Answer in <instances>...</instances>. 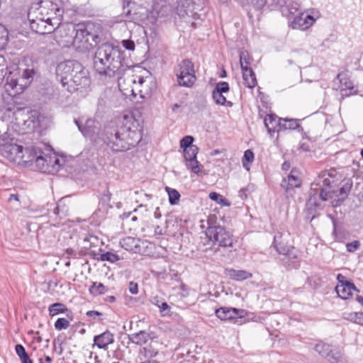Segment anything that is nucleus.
I'll return each instance as SVG.
<instances>
[{"label": "nucleus", "instance_id": "13d9d810", "mask_svg": "<svg viewBox=\"0 0 363 363\" xmlns=\"http://www.w3.org/2000/svg\"><path fill=\"white\" fill-rule=\"evenodd\" d=\"M21 363H33V360L29 357L28 354H26L24 357L20 358Z\"/></svg>", "mask_w": 363, "mask_h": 363}, {"label": "nucleus", "instance_id": "a211bd4d", "mask_svg": "<svg viewBox=\"0 0 363 363\" xmlns=\"http://www.w3.org/2000/svg\"><path fill=\"white\" fill-rule=\"evenodd\" d=\"M128 337V342L133 343L136 345H144L147 344L149 340H152L157 338V335L154 331L150 330H140L137 333L129 334Z\"/></svg>", "mask_w": 363, "mask_h": 363}, {"label": "nucleus", "instance_id": "423d86ee", "mask_svg": "<svg viewBox=\"0 0 363 363\" xmlns=\"http://www.w3.org/2000/svg\"><path fill=\"white\" fill-rule=\"evenodd\" d=\"M206 234L210 240L220 247H227L233 246V235L225 227L220 225H210Z\"/></svg>", "mask_w": 363, "mask_h": 363}, {"label": "nucleus", "instance_id": "09e8293b", "mask_svg": "<svg viewBox=\"0 0 363 363\" xmlns=\"http://www.w3.org/2000/svg\"><path fill=\"white\" fill-rule=\"evenodd\" d=\"M360 246V242L359 240H354L351 242H348L346 245L347 250L349 252H355Z\"/></svg>", "mask_w": 363, "mask_h": 363}, {"label": "nucleus", "instance_id": "39448f33", "mask_svg": "<svg viewBox=\"0 0 363 363\" xmlns=\"http://www.w3.org/2000/svg\"><path fill=\"white\" fill-rule=\"evenodd\" d=\"M178 84L181 86L191 87L196 80L194 65L189 59L182 60L174 67Z\"/></svg>", "mask_w": 363, "mask_h": 363}, {"label": "nucleus", "instance_id": "4468645a", "mask_svg": "<svg viewBox=\"0 0 363 363\" xmlns=\"http://www.w3.org/2000/svg\"><path fill=\"white\" fill-rule=\"evenodd\" d=\"M111 196L112 194L109 191L108 187H106L103 192L100 193L99 196L98 208L92 215L94 218H96L98 219L105 218L108 210L113 208L110 203Z\"/></svg>", "mask_w": 363, "mask_h": 363}, {"label": "nucleus", "instance_id": "c85d7f7f", "mask_svg": "<svg viewBox=\"0 0 363 363\" xmlns=\"http://www.w3.org/2000/svg\"><path fill=\"white\" fill-rule=\"evenodd\" d=\"M158 350L155 348L152 343L141 347L139 350V355L144 359H152L158 354Z\"/></svg>", "mask_w": 363, "mask_h": 363}, {"label": "nucleus", "instance_id": "9b49d317", "mask_svg": "<svg viewBox=\"0 0 363 363\" xmlns=\"http://www.w3.org/2000/svg\"><path fill=\"white\" fill-rule=\"evenodd\" d=\"M0 140V150L4 157L18 162L23 146L11 143L13 138L10 135L4 136Z\"/></svg>", "mask_w": 363, "mask_h": 363}, {"label": "nucleus", "instance_id": "69168bd1", "mask_svg": "<svg viewBox=\"0 0 363 363\" xmlns=\"http://www.w3.org/2000/svg\"><path fill=\"white\" fill-rule=\"evenodd\" d=\"M281 168H282V169H283V170H284V171H287V170H289V168H290V162H288V161H285V162L282 164V165H281Z\"/></svg>", "mask_w": 363, "mask_h": 363}, {"label": "nucleus", "instance_id": "58836bf2", "mask_svg": "<svg viewBox=\"0 0 363 363\" xmlns=\"http://www.w3.org/2000/svg\"><path fill=\"white\" fill-rule=\"evenodd\" d=\"M43 155L44 153L40 149V152L38 153L36 158L34 160L36 167L40 171H45V167L46 165H48L47 159L43 156Z\"/></svg>", "mask_w": 363, "mask_h": 363}, {"label": "nucleus", "instance_id": "393cba45", "mask_svg": "<svg viewBox=\"0 0 363 363\" xmlns=\"http://www.w3.org/2000/svg\"><path fill=\"white\" fill-rule=\"evenodd\" d=\"M225 274L231 279L241 281L252 277V274L246 270H236L233 268L225 269Z\"/></svg>", "mask_w": 363, "mask_h": 363}, {"label": "nucleus", "instance_id": "6ab92c4d", "mask_svg": "<svg viewBox=\"0 0 363 363\" xmlns=\"http://www.w3.org/2000/svg\"><path fill=\"white\" fill-rule=\"evenodd\" d=\"M315 21V19L310 14L305 12L300 13L295 16L291 22V27L294 29L306 30L311 26Z\"/></svg>", "mask_w": 363, "mask_h": 363}, {"label": "nucleus", "instance_id": "dca6fc26", "mask_svg": "<svg viewBox=\"0 0 363 363\" xmlns=\"http://www.w3.org/2000/svg\"><path fill=\"white\" fill-rule=\"evenodd\" d=\"M301 185L300 172L296 168H293L287 177L284 178L281 183V188L290 196H292L294 189L300 187Z\"/></svg>", "mask_w": 363, "mask_h": 363}, {"label": "nucleus", "instance_id": "0e129e2a", "mask_svg": "<svg viewBox=\"0 0 363 363\" xmlns=\"http://www.w3.org/2000/svg\"><path fill=\"white\" fill-rule=\"evenodd\" d=\"M52 9L55 10V14L56 16H62V14L63 13V10L61 8L55 6V7L53 8Z\"/></svg>", "mask_w": 363, "mask_h": 363}, {"label": "nucleus", "instance_id": "412c9836", "mask_svg": "<svg viewBox=\"0 0 363 363\" xmlns=\"http://www.w3.org/2000/svg\"><path fill=\"white\" fill-rule=\"evenodd\" d=\"M40 152V148L35 146L23 147L22 153L20 154L18 163H23L26 165L33 164L35 158H36V155L38 153Z\"/></svg>", "mask_w": 363, "mask_h": 363}, {"label": "nucleus", "instance_id": "49530a36", "mask_svg": "<svg viewBox=\"0 0 363 363\" xmlns=\"http://www.w3.org/2000/svg\"><path fill=\"white\" fill-rule=\"evenodd\" d=\"M350 319L352 320H353L355 323L363 325V313L362 312H356L354 313H350Z\"/></svg>", "mask_w": 363, "mask_h": 363}, {"label": "nucleus", "instance_id": "72a5a7b5", "mask_svg": "<svg viewBox=\"0 0 363 363\" xmlns=\"http://www.w3.org/2000/svg\"><path fill=\"white\" fill-rule=\"evenodd\" d=\"M335 291L338 296L342 299H347L352 296V292H350L347 284H337L335 287Z\"/></svg>", "mask_w": 363, "mask_h": 363}, {"label": "nucleus", "instance_id": "052dcab7", "mask_svg": "<svg viewBox=\"0 0 363 363\" xmlns=\"http://www.w3.org/2000/svg\"><path fill=\"white\" fill-rule=\"evenodd\" d=\"M347 284L348 285V288L350 289V292H352L353 290L356 291L357 292L359 291V289H357V288L355 286V285L352 282H351V281L347 282Z\"/></svg>", "mask_w": 363, "mask_h": 363}, {"label": "nucleus", "instance_id": "79ce46f5", "mask_svg": "<svg viewBox=\"0 0 363 363\" xmlns=\"http://www.w3.org/2000/svg\"><path fill=\"white\" fill-rule=\"evenodd\" d=\"M183 152L185 162L189 160L197 159L199 147H191L189 149L184 150Z\"/></svg>", "mask_w": 363, "mask_h": 363}, {"label": "nucleus", "instance_id": "20e7f679", "mask_svg": "<svg viewBox=\"0 0 363 363\" xmlns=\"http://www.w3.org/2000/svg\"><path fill=\"white\" fill-rule=\"evenodd\" d=\"M67 38L65 43H73L82 47L83 49L89 50L94 46H96L102 38L101 30L99 27H96L93 23L88 22L86 24H78L74 37L65 35Z\"/></svg>", "mask_w": 363, "mask_h": 363}, {"label": "nucleus", "instance_id": "4d7b16f0", "mask_svg": "<svg viewBox=\"0 0 363 363\" xmlns=\"http://www.w3.org/2000/svg\"><path fill=\"white\" fill-rule=\"evenodd\" d=\"M247 189H241L240 191H239V196L242 199V200H245L247 198Z\"/></svg>", "mask_w": 363, "mask_h": 363}, {"label": "nucleus", "instance_id": "2eb2a0df", "mask_svg": "<svg viewBox=\"0 0 363 363\" xmlns=\"http://www.w3.org/2000/svg\"><path fill=\"white\" fill-rule=\"evenodd\" d=\"M230 90V86L226 82H220L216 84L212 92V97L216 104L232 107L233 102L228 101L223 94L228 93Z\"/></svg>", "mask_w": 363, "mask_h": 363}, {"label": "nucleus", "instance_id": "a18cd8bd", "mask_svg": "<svg viewBox=\"0 0 363 363\" xmlns=\"http://www.w3.org/2000/svg\"><path fill=\"white\" fill-rule=\"evenodd\" d=\"M69 326V320L64 318H59L55 323V328L57 330H65Z\"/></svg>", "mask_w": 363, "mask_h": 363}, {"label": "nucleus", "instance_id": "f8f14e48", "mask_svg": "<svg viewBox=\"0 0 363 363\" xmlns=\"http://www.w3.org/2000/svg\"><path fill=\"white\" fill-rule=\"evenodd\" d=\"M30 27L31 30L36 33L41 35L51 33L53 31L55 32V37L58 35L62 36V33L67 35V30L62 28L54 27V25H48V21H45L43 18L30 19Z\"/></svg>", "mask_w": 363, "mask_h": 363}, {"label": "nucleus", "instance_id": "a19ab883", "mask_svg": "<svg viewBox=\"0 0 363 363\" xmlns=\"http://www.w3.org/2000/svg\"><path fill=\"white\" fill-rule=\"evenodd\" d=\"M91 294L96 296L104 294L106 291V286L101 283L94 282L89 289Z\"/></svg>", "mask_w": 363, "mask_h": 363}, {"label": "nucleus", "instance_id": "0eeeda50", "mask_svg": "<svg viewBox=\"0 0 363 363\" xmlns=\"http://www.w3.org/2000/svg\"><path fill=\"white\" fill-rule=\"evenodd\" d=\"M82 70V64L76 60H65L59 63L56 67V79L63 87L69 84V79L72 77L75 72Z\"/></svg>", "mask_w": 363, "mask_h": 363}, {"label": "nucleus", "instance_id": "7ed1b4c3", "mask_svg": "<svg viewBox=\"0 0 363 363\" xmlns=\"http://www.w3.org/2000/svg\"><path fill=\"white\" fill-rule=\"evenodd\" d=\"M333 184L334 181H331L330 174L323 172L311 183V191L313 193V196L318 194L320 199L324 201L337 196L338 199L335 201V203L333 206H340L347 198L353 183L350 179L343 180L337 194Z\"/></svg>", "mask_w": 363, "mask_h": 363}, {"label": "nucleus", "instance_id": "473e14b6", "mask_svg": "<svg viewBox=\"0 0 363 363\" xmlns=\"http://www.w3.org/2000/svg\"><path fill=\"white\" fill-rule=\"evenodd\" d=\"M337 79L339 80L342 88L341 89H354L353 82L347 77V73L341 72L339 73L337 77Z\"/></svg>", "mask_w": 363, "mask_h": 363}, {"label": "nucleus", "instance_id": "4be33fe9", "mask_svg": "<svg viewBox=\"0 0 363 363\" xmlns=\"http://www.w3.org/2000/svg\"><path fill=\"white\" fill-rule=\"evenodd\" d=\"M281 121L282 118H278L275 114H267L264 120L267 132L272 135L274 132L281 131Z\"/></svg>", "mask_w": 363, "mask_h": 363}, {"label": "nucleus", "instance_id": "2f4dec72", "mask_svg": "<svg viewBox=\"0 0 363 363\" xmlns=\"http://www.w3.org/2000/svg\"><path fill=\"white\" fill-rule=\"evenodd\" d=\"M48 310L51 316L69 311L68 308L62 303H55L51 304L49 306Z\"/></svg>", "mask_w": 363, "mask_h": 363}, {"label": "nucleus", "instance_id": "c756f323", "mask_svg": "<svg viewBox=\"0 0 363 363\" xmlns=\"http://www.w3.org/2000/svg\"><path fill=\"white\" fill-rule=\"evenodd\" d=\"M296 129H297L298 131H303V128L299 125L298 120L292 118H282L281 130Z\"/></svg>", "mask_w": 363, "mask_h": 363}, {"label": "nucleus", "instance_id": "4c0bfd02", "mask_svg": "<svg viewBox=\"0 0 363 363\" xmlns=\"http://www.w3.org/2000/svg\"><path fill=\"white\" fill-rule=\"evenodd\" d=\"M96 259L102 262L107 261L111 263H114L118 261L120 259V257L117 254H115L111 252H106L100 254L99 257H97Z\"/></svg>", "mask_w": 363, "mask_h": 363}, {"label": "nucleus", "instance_id": "f3484780", "mask_svg": "<svg viewBox=\"0 0 363 363\" xmlns=\"http://www.w3.org/2000/svg\"><path fill=\"white\" fill-rule=\"evenodd\" d=\"M215 314L221 320H231L244 317L246 315V311L244 309L232 307H220L215 311Z\"/></svg>", "mask_w": 363, "mask_h": 363}, {"label": "nucleus", "instance_id": "864d4df0", "mask_svg": "<svg viewBox=\"0 0 363 363\" xmlns=\"http://www.w3.org/2000/svg\"><path fill=\"white\" fill-rule=\"evenodd\" d=\"M341 96L342 98L349 97L353 94H356L357 93V89H340Z\"/></svg>", "mask_w": 363, "mask_h": 363}, {"label": "nucleus", "instance_id": "5fc2aeb1", "mask_svg": "<svg viewBox=\"0 0 363 363\" xmlns=\"http://www.w3.org/2000/svg\"><path fill=\"white\" fill-rule=\"evenodd\" d=\"M129 291L132 294H137L138 292V285L137 283L134 281H130L129 283V287H128Z\"/></svg>", "mask_w": 363, "mask_h": 363}, {"label": "nucleus", "instance_id": "9d476101", "mask_svg": "<svg viewBox=\"0 0 363 363\" xmlns=\"http://www.w3.org/2000/svg\"><path fill=\"white\" fill-rule=\"evenodd\" d=\"M251 58L248 52L242 51L240 54V63L242 72L244 84L252 89L257 84L256 75L252 69L250 67Z\"/></svg>", "mask_w": 363, "mask_h": 363}, {"label": "nucleus", "instance_id": "f257e3e1", "mask_svg": "<svg viewBox=\"0 0 363 363\" xmlns=\"http://www.w3.org/2000/svg\"><path fill=\"white\" fill-rule=\"evenodd\" d=\"M101 138L113 152H119L135 147L141 140L142 134L136 127L133 129L130 123L114 120L104 125Z\"/></svg>", "mask_w": 363, "mask_h": 363}, {"label": "nucleus", "instance_id": "680f3d73", "mask_svg": "<svg viewBox=\"0 0 363 363\" xmlns=\"http://www.w3.org/2000/svg\"><path fill=\"white\" fill-rule=\"evenodd\" d=\"M151 302L152 304L156 305L159 307L162 301H160L158 296H154L152 298Z\"/></svg>", "mask_w": 363, "mask_h": 363}, {"label": "nucleus", "instance_id": "aec40b11", "mask_svg": "<svg viewBox=\"0 0 363 363\" xmlns=\"http://www.w3.org/2000/svg\"><path fill=\"white\" fill-rule=\"evenodd\" d=\"M113 342L114 335L108 330L94 337V346L96 345L99 349L106 350L109 345Z\"/></svg>", "mask_w": 363, "mask_h": 363}, {"label": "nucleus", "instance_id": "774afa93", "mask_svg": "<svg viewBox=\"0 0 363 363\" xmlns=\"http://www.w3.org/2000/svg\"><path fill=\"white\" fill-rule=\"evenodd\" d=\"M140 363H160L158 361L152 359H147V360L141 362Z\"/></svg>", "mask_w": 363, "mask_h": 363}, {"label": "nucleus", "instance_id": "a878e982", "mask_svg": "<svg viewBox=\"0 0 363 363\" xmlns=\"http://www.w3.org/2000/svg\"><path fill=\"white\" fill-rule=\"evenodd\" d=\"M300 4L298 0H286L284 5L281 6L282 14L286 16L294 15L298 11Z\"/></svg>", "mask_w": 363, "mask_h": 363}, {"label": "nucleus", "instance_id": "c9c22d12", "mask_svg": "<svg viewBox=\"0 0 363 363\" xmlns=\"http://www.w3.org/2000/svg\"><path fill=\"white\" fill-rule=\"evenodd\" d=\"M123 13L127 18L126 20L128 21L137 23L142 20V17L140 13L136 11L133 12L132 10L129 9L126 10L125 6H123Z\"/></svg>", "mask_w": 363, "mask_h": 363}, {"label": "nucleus", "instance_id": "bf43d9fd", "mask_svg": "<svg viewBox=\"0 0 363 363\" xmlns=\"http://www.w3.org/2000/svg\"><path fill=\"white\" fill-rule=\"evenodd\" d=\"M52 358L49 356H45V359L40 358L39 363H51Z\"/></svg>", "mask_w": 363, "mask_h": 363}, {"label": "nucleus", "instance_id": "7c9ffc66", "mask_svg": "<svg viewBox=\"0 0 363 363\" xmlns=\"http://www.w3.org/2000/svg\"><path fill=\"white\" fill-rule=\"evenodd\" d=\"M69 208L64 203L63 199H60L53 210V214L60 219L65 218L68 215Z\"/></svg>", "mask_w": 363, "mask_h": 363}, {"label": "nucleus", "instance_id": "603ef678", "mask_svg": "<svg viewBox=\"0 0 363 363\" xmlns=\"http://www.w3.org/2000/svg\"><path fill=\"white\" fill-rule=\"evenodd\" d=\"M15 351L18 354L19 359L28 354L27 352L26 351L25 347L21 344H17L15 346Z\"/></svg>", "mask_w": 363, "mask_h": 363}, {"label": "nucleus", "instance_id": "6e6552de", "mask_svg": "<svg viewBox=\"0 0 363 363\" xmlns=\"http://www.w3.org/2000/svg\"><path fill=\"white\" fill-rule=\"evenodd\" d=\"M290 233L286 232H277L274 237V246L279 254L283 255L289 259L297 258L295 247L289 244Z\"/></svg>", "mask_w": 363, "mask_h": 363}, {"label": "nucleus", "instance_id": "bb28decb", "mask_svg": "<svg viewBox=\"0 0 363 363\" xmlns=\"http://www.w3.org/2000/svg\"><path fill=\"white\" fill-rule=\"evenodd\" d=\"M22 83L21 80L19 78H14L13 76V73L9 71L8 74L5 79V86H7V89H11V90L16 89V92H21L19 89L21 88V84Z\"/></svg>", "mask_w": 363, "mask_h": 363}, {"label": "nucleus", "instance_id": "f03ea898", "mask_svg": "<svg viewBox=\"0 0 363 363\" xmlns=\"http://www.w3.org/2000/svg\"><path fill=\"white\" fill-rule=\"evenodd\" d=\"M123 51L110 43L99 45L93 57V67L101 76L120 78L128 68L125 64Z\"/></svg>", "mask_w": 363, "mask_h": 363}, {"label": "nucleus", "instance_id": "5701e85b", "mask_svg": "<svg viewBox=\"0 0 363 363\" xmlns=\"http://www.w3.org/2000/svg\"><path fill=\"white\" fill-rule=\"evenodd\" d=\"M74 123L77 125L79 130L86 138H92L96 130L95 125L96 121L92 119H87L84 124L81 123L79 120L74 119Z\"/></svg>", "mask_w": 363, "mask_h": 363}, {"label": "nucleus", "instance_id": "338daca9", "mask_svg": "<svg viewBox=\"0 0 363 363\" xmlns=\"http://www.w3.org/2000/svg\"><path fill=\"white\" fill-rule=\"evenodd\" d=\"M154 216H155V218L157 219H159L162 217V214H161L159 207L156 208L155 211L154 213Z\"/></svg>", "mask_w": 363, "mask_h": 363}, {"label": "nucleus", "instance_id": "1a4fd4ad", "mask_svg": "<svg viewBox=\"0 0 363 363\" xmlns=\"http://www.w3.org/2000/svg\"><path fill=\"white\" fill-rule=\"evenodd\" d=\"M121 246L127 251L142 255L151 252L152 243L146 240H140L133 237H125L121 240Z\"/></svg>", "mask_w": 363, "mask_h": 363}, {"label": "nucleus", "instance_id": "6e6d98bb", "mask_svg": "<svg viewBox=\"0 0 363 363\" xmlns=\"http://www.w3.org/2000/svg\"><path fill=\"white\" fill-rule=\"evenodd\" d=\"M337 280L338 281L339 284H347V282L350 281L346 280L345 277L343 276L342 274H338L337 275Z\"/></svg>", "mask_w": 363, "mask_h": 363}, {"label": "nucleus", "instance_id": "f704fd0d", "mask_svg": "<svg viewBox=\"0 0 363 363\" xmlns=\"http://www.w3.org/2000/svg\"><path fill=\"white\" fill-rule=\"evenodd\" d=\"M210 199L213 201H216L217 203L223 206H230V202L225 198H224L220 194L213 191L211 192L208 195Z\"/></svg>", "mask_w": 363, "mask_h": 363}, {"label": "nucleus", "instance_id": "3c124183", "mask_svg": "<svg viewBox=\"0 0 363 363\" xmlns=\"http://www.w3.org/2000/svg\"><path fill=\"white\" fill-rule=\"evenodd\" d=\"M159 308L160 312L163 313L164 315H169L171 312L170 306L165 301H162L160 305L159 306Z\"/></svg>", "mask_w": 363, "mask_h": 363}, {"label": "nucleus", "instance_id": "e433bc0d", "mask_svg": "<svg viewBox=\"0 0 363 363\" xmlns=\"http://www.w3.org/2000/svg\"><path fill=\"white\" fill-rule=\"evenodd\" d=\"M165 189L168 193L169 203L171 205H176L181 197L179 192L177 190L168 186H167Z\"/></svg>", "mask_w": 363, "mask_h": 363}, {"label": "nucleus", "instance_id": "ddd939ff", "mask_svg": "<svg viewBox=\"0 0 363 363\" xmlns=\"http://www.w3.org/2000/svg\"><path fill=\"white\" fill-rule=\"evenodd\" d=\"M69 84H67V90L69 92H73L81 89L86 88L90 84V79L88 76V72L82 65V70L75 72L72 77L69 79Z\"/></svg>", "mask_w": 363, "mask_h": 363}, {"label": "nucleus", "instance_id": "c03bdc74", "mask_svg": "<svg viewBox=\"0 0 363 363\" xmlns=\"http://www.w3.org/2000/svg\"><path fill=\"white\" fill-rule=\"evenodd\" d=\"M199 164V163L197 159H193L186 161V166L187 169H191V171L193 173L196 174H198L200 172Z\"/></svg>", "mask_w": 363, "mask_h": 363}, {"label": "nucleus", "instance_id": "ea45409f", "mask_svg": "<svg viewBox=\"0 0 363 363\" xmlns=\"http://www.w3.org/2000/svg\"><path fill=\"white\" fill-rule=\"evenodd\" d=\"M194 138L191 135H186L180 140V147L184 150L191 147H196V145H193Z\"/></svg>", "mask_w": 363, "mask_h": 363}, {"label": "nucleus", "instance_id": "de8ad7c7", "mask_svg": "<svg viewBox=\"0 0 363 363\" xmlns=\"http://www.w3.org/2000/svg\"><path fill=\"white\" fill-rule=\"evenodd\" d=\"M86 315L93 318L94 320L101 321L103 320L101 318L103 313L97 311H89L86 312Z\"/></svg>", "mask_w": 363, "mask_h": 363}, {"label": "nucleus", "instance_id": "b1692460", "mask_svg": "<svg viewBox=\"0 0 363 363\" xmlns=\"http://www.w3.org/2000/svg\"><path fill=\"white\" fill-rule=\"evenodd\" d=\"M314 350L322 357L327 358L329 361H337L340 358V354L337 352L334 353L331 349V346L328 344L319 342L315 345Z\"/></svg>", "mask_w": 363, "mask_h": 363}, {"label": "nucleus", "instance_id": "37998d69", "mask_svg": "<svg viewBox=\"0 0 363 363\" xmlns=\"http://www.w3.org/2000/svg\"><path fill=\"white\" fill-rule=\"evenodd\" d=\"M254 152L251 150H247L244 152V155L242 159V165L244 167H245L247 169H249L248 167H247V165L254 160Z\"/></svg>", "mask_w": 363, "mask_h": 363}, {"label": "nucleus", "instance_id": "8fccbe9b", "mask_svg": "<svg viewBox=\"0 0 363 363\" xmlns=\"http://www.w3.org/2000/svg\"><path fill=\"white\" fill-rule=\"evenodd\" d=\"M122 45L128 50H135V43L133 40L128 39L123 40L121 41Z\"/></svg>", "mask_w": 363, "mask_h": 363}, {"label": "nucleus", "instance_id": "e2e57ef3", "mask_svg": "<svg viewBox=\"0 0 363 363\" xmlns=\"http://www.w3.org/2000/svg\"><path fill=\"white\" fill-rule=\"evenodd\" d=\"M54 20L55 21V23L52 22V19L51 18H48L45 21H48V25H54V27H55V26H58L60 23L57 18H54Z\"/></svg>", "mask_w": 363, "mask_h": 363}, {"label": "nucleus", "instance_id": "cd10ccee", "mask_svg": "<svg viewBox=\"0 0 363 363\" xmlns=\"http://www.w3.org/2000/svg\"><path fill=\"white\" fill-rule=\"evenodd\" d=\"M35 74V72L34 69H25L23 71L22 75L20 77V79L22 82V83L20 84L21 88L19 89L21 91H23L25 88L31 83Z\"/></svg>", "mask_w": 363, "mask_h": 363}]
</instances>
